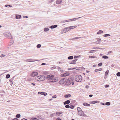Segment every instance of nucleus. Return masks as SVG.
I'll return each mask as SVG.
<instances>
[{
	"label": "nucleus",
	"instance_id": "obj_33",
	"mask_svg": "<svg viewBox=\"0 0 120 120\" xmlns=\"http://www.w3.org/2000/svg\"><path fill=\"white\" fill-rule=\"evenodd\" d=\"M77 109L78 112H80V111H82L81 109L79 107H77Z\"/></svg>",
	"mask_w": 120,
	"mask_h": 120
},
{
	"label": "nucleus",
	"instance_id": "obj_6",
	"mask_svg": "<svg viewBox=\"0 0 120 120\" xmlns=\"http://www.w3.org/2000/svg\"><path fill=\"white\" fill-rule=\"evenodd\" d=\"M70 74V73L68 72H66L64 74H62L61 75V76L62 77L66 76H69Z\"/></svg>",
	"mask_w": 120,
	"mask_h": 120
},
{
	"label": "nucleus",
	"instance_id": "obj_29",
	"mask_svg": "<svg viewBox=\"0 0 120 120\" xmlns=\"http://www.w3.org/2000/svg\"><path fill=\"white\" fill-rule=\"evenodd\" d=\"M73 56H70L68 57V58L69 60H72L73 59Z\"/></svg>",
	"mask_w": 120,
	"mask_h": 120
},
{
	"label": "nucleus",
	"instance_id": "obj_45",
	"mask_svg": "<svg viewBox=\"0 0 120 120\" xmlns=\"http://www.w3.org/2000/svg\"><path fill=\"white\" fill-rule=\"evenodd\" d=\"M116 75L117 76H120V72H118L117 73Z\"/></svg>",
	"mask_w": 120,
	"mask_h": 120
},
{
	"label": "nucleus",
	"instance_id": "obj_1",
	"mask_svg": "<svg viewBox=\"0 0 120 120\" xmlns=\"http://www.w3.org/2000/svg\"><path fill=\"white\" fill-rule=\"evenodd\" d=\"M46 79L49 82H54L57 81V78L52 75H48L47 76Z\"/></svg>",
	"mask_w": 120,
	"mask_h": 120
},
{
	"label": "nucleus",
	"instance_id": "obj_17",
	"mask_svg": "<svg viewBox=\"0 0 120 120\" xmlns=\"http://www.w3.org/2000/svg\"><path fill=\"white\" fill-rule=\"evenodd\" d=\"M70 102V101L69 100H67L65 101L64 103V105L68 104Z\"/></svg>",
	"mask_w": 120,
	"mask_h": 120
},
{
	"label": "nucleus",
	"instance_id": "obj_55",
	"mask_svg": "<svg viewBox=\"0 0 120 120\" xmlns=\"http://www.w3.org/2000/svg\"><path fill=\"white\" fill-rule=\"evenodd\" d=\"M4 56H5V55H4L2 54L1 55L0 57H4Z\"/></svg>",
	"mask_w": 120,
	"mask_h": 120
},
{
	"label": "nucleus",
	"instance_id": "obj_59",
	"mask_svg": "<svg viewBox=\"0 0 120 120\" xmlns=\"http://www.w3.org/2000/svg\"><path fill=\"white\" fill-rule=\"evenodd\" d=\"M12 120H19L17 118H15L12 119Z\"/></svg>",
	"mask_w": 120,
	"mask_h": 120
},
{
	"label": "nucleus",
	"instance_id": "obj_15",
	"mask_svg": "<svg viewBox=\"0 0 120 120\" xmlns=\"http://www.w3.org/2000/svg\"><path fill=\"white\" fill-rule=\"evenodd\" d=\"M78 59H76L74 60H72V62H71L69 63L71 64H75V63L76 61Z\"/></svg>",
	"mask_w": 120,
	"mask_h": 120
},
{
	"label": "nucleus",
	"instance_id": "obj_26",
	"mask_svg": "<svg viewBox=\"0 0 120 120\" xmlns=\"http://www.w3.org/2000/svg\"><path fill=\"white\" fill-rule=\"evenodd\" d=\"M49 29L48 28H45L44 29V32H47L49 31Z\"/></svg>",
	"mask_w": 120,
	"mask_h": 120
},
{
	"label": "nucleus",
	"instance_id": "obj_51",
	"mask_svg": "<svg viewBox=\"0 0 120 120\" xmlns=\"http://www.w3.org/2000/svg\"><path fill=\"white\" fill-rule=\"evenodd\" d=\"M52 98H56V95H55L52 96Z\"/></svg>",
	"mask_w": 120,
	"mask_h": 120
},
{
	"label": "nucleus",
	"instance_id": "obj_63",
	"mask_svg": "<svg viewBox=\"0 0 120 120\" xmlns=\"http://www.w3.org/2000/svg\"><path fill=\"white\" fill-rule=\"evenodd\" d=\"M31 84L33 85V86H35V83L34 82H32Z\"/></svg>",
	"mask_w": 120,
	"mask_h": 120
},
{
	"label": "nucleus",
	"instance_id": "obj_53",
	"mask_svg": "<svg viewBox=\"0 0 120 120\" xmlns=\"http://www.w3.org/2000/svg\"><path fill=\"white\" fill-rule=\"evenodd\" d=\"M97 40L99 41H100L101 40V39L97 38L96 39Z\"/></svg>",
	"mask_w": 120,
	"mask_h": 120
},
{
	"label": "nucleus",
	"instance_id": "obj_19",
	"mask_svg": "<svg viewBox=\"0 0 120 120\" xmlns=\"http://www.w3.org/2000/svg\"><path fill=\"white\" fill-rule=\"evenodd\" d=\"M63 113V112L61 111H60L59 112H56V114L58 115V114H59V115H58V116H62V115H60V114H62Z\"/></svg>",
	"mask_w": 120,
	"mask_h": 120
},
{
	"label": "nucleus",
	"instance_id": "obj_61",
	"mask_svg": "<svg viewBox=\"0 0 120 120\" xmlns=\"http://www.w3.org/2000/svg\"><path fill=\"white\" fill-rule=\"evenodd\" d=\"M56 120H62L60 118H57L56 119Z\"/></svg>",
	"mask_w": 120,
	"mask_h": 120
},
{
	"label": "nucleus",
	"instance_id": "obj_23",
	"mask_svg": "<svg viewBox=\"0 0 120 120\" xmlns=\"http://www.w3.org/2000/svg\"><path fill=\"white\" fill-rule=\"evenodd\" d=\"M109 70H107L105 72V76H106V77L105 78V79H106V78L107 77V76L108 74L109 73Z\"/></svg>",
	"mask_w": 120,
	"mask_h": 120
},
{
	"label": "nucleus",
	"instance_id": "obj_52",
	"mask_svg": "<svg viewBox=\"0 0 120 120\" xmlns=\"http://www.w3.org/2000/svg\"><path fill=\"white\" fill-rule=\"evenodd\" d=\"M14 77H13L11 79H10V80H9V81L10 82H12V81L13 80V78H14Z\"/></svg>",
	"mask_w": 120,
	"mask_h": 120
},
{
	"label": "nucleus",
	"instance_id": "obj_42",
	"mask_svg": "<svg viewBox=\"0 0 120 120\" xmlns=\"http://www.w3.org/2000/svg\"><path fill=\"white\" fill-rule=\"evenodd\" d=\"M65 107L67 108H70V106L69 105L67 104L65 106Z\"/></svg>",
	"mask_w": 120,
	"mask_h": 120
},
{
	"label": "nucleus",
	"instance_id": "obj_58",
	"mask_svg": "<svg viewBox=\"0 0 120 120\" xmlns=\"http://www.w3.org/2000/svg\"><path fill=\"white\" fill-rule=\"evenodd\" d=\"M109 86L107 84H106L105 85V88H107L108 87H109Z\"/></svg>",
	"mask_w": 120,
	"mask_h": 120
},
{
	"label": "nucleus",
	"instance_id": "obj_56",
	"mask_svg": "<svg viewBox=\"0 0 120 120\" xmlns=\"http://www.w3.org/2000/svg\"><path fill=\"white\" fill-rule=\"evenodd\" d=\"M76 102V101L75 100H72L71 101V102L72 103H74L75 102Z\"/></svg>",
	"mask_w": 120,
	"mask_h": 120
},
{
	"label": "nucleus",
	"instance_id": "obj_43",
	"mask_svg": "<svg viewBox=\"0 0 120 120\" xmlns=\"http://www.w3.org/2000/svg\"><path fill=\"white\" fill-rule=\"evenodd\" d=\"M5 6L6 7H7L8 6L9 7H12V6L11 5L9 4H6L5 5Z\"/></svg>",
	"mask_w": 120,
	"mask_h": 120
},
{
	"label": "nucleus",
	"instance_id": "obj_41",
	"mask_svg": "<svg viewBox=\"0 0 120 120\" xmlns=\"http://www.w3.org/2000/svg\"><path fill=\"white\" fill-rule=\"evenodd\" d=\"M41 45L40 44H38L37 45V48H39L41 47Z\"/></svg>",
	"mask_w": 120,
	"mask_h": 120
},
{
	"label": "nucleus",
	"instance_id": "obj_31",
	"mask_svg": "<svg viewBox=\"0 0 120 120\" xmlns=\"http://www.w3.org/2000/svg\"><path fill=\"white\" fill-rule=\"evenodd\" d=\"M20 116L21 115L20 114H18L16 115L15 117L17 118H19L20 117Z\"/></svg>",
	"mask_w": 120,
	"mask_h": 120
},
{
	"label": "nucleus",
	"instance_id": "obj_10",
	"mask_svg": "<svg viewBox=\"0 0 120 120\" xmlns=\"http://www.w3.org/2000/svg\"><path fill=\"white\" fill-rule=\"evenodd\" d=\"M74 79L73 77L72 76H70L68 79L69 81L71 83V82L73 81Z\"/></svg>",
	"mask_w": 120,
	"mask_h": 120
},
{
	"label": "nucleus",
	"instance_id": "obj_64",
	"mask_svg": "<svg viewBox=\"0 0 120 120\" xmlns=\"http://www.w3.org/2000/svg\"><path fill=\"white\" fill-rule=\"evenodd\" d=\"M21 120H27V119L23 118Z\"/></svg>",
	"mask_w": 120,
	"mask_h": 120
},
{
	"label": "nucleus",
	"instance_id": "obj_44",
	"mask_svg": "<svg viewBox=\"0 0 120 120\" xmlns=\"http://www.w3.org/2000/svg\"><path fill=\"white\" fill-rule=\"evenodd\" d=\"M81 56L80 55L78 56H75L74 57V59H76L78 57H80Z\"/></svg>",
	"mask_w": 120,
	"mask_h": 120
},
{
	"label": "nucleus",
	"instance_id": "obj_60",
	"mask_svg": "<svg viewBox=\"0 0 120 120\" xmlns=\"http://www.w3.org/2000/svg\"><path fill=\"white\" fill-rule=\"evenodd\" d=\"M100 104H101V105H105V103H103L102 102H101L100 103Z\"/></svg>",
	"mask_w": 120,
	"mask_h": 120
},
{
	"label": "nucleus",
	"instance_id": "obj_12",
	"mask_svg": "<svg viewBox=\"0 0 120 120\" xmlns=\"http://www.w3.org/2000/svg\"><path fill=\"white\" fill-rule=\"evenodd\" d=\"M100 101H91L89 102V103L90 104H95L96 103H99Z\"/></svg>",
	"mask_w": 120,
	"mask_h": 120
},
{
	"label": "nucleus",
	"instance_id": "obj_21",
	"mask_svg": "<svg viewBox=\"0 0 120 120\" xmlns=\"http://www.w3.org/2000/svg\"><path fill=\"white\" fill-rule=\"evenodd\" d=\"M71 84V83L70 82H69V81L68 79H67V81L65 83V85H70Z\"/></svg>",
	"mask_w": 120,
	"mask_h": 120
},
{
	"label": "nucleus",
	"instance_id": "obj_36",
	"mask_svg": "<svg viewBox=\"0 0 120 120\" xmlns=\"http://www.w3.org/2000/svg\"><path fill=\"white\" fill-rule=\"evenodd\" d=\"M97 51L95 50H91L89 52V53H92L93 52H95Z\"/></svg>",
	"mask_w": 120,
	"mask_h": 120
},
{
	"label": "nucleus",
	"instance_id": "obj_30",
	"mask_svg": "<svg viewBox=\"0 0 120 120\" xmlns=\"http://www.w3.org/2000/svg\"><path fill=\"white\" fill-rule=\"evenodd\" d=\"M102 57L103 58L105 59H107L108 58V57L105 55L103 56H102Z\"/></svg>",
	"mask_w": 120,
	"mask_h": 120
},
{
	"label": "nucleus",
	"instance_id": "obj_8",
	"mask_svg": "<svg viewBox=\"0 0 120 120\" xmlns=\"http://www.w3.org/2000/svg\"><path fill=\"white\" fill-rule=\"evenodd\" d=\"M69 30L68 27L65 28L64 29L63 32V33H64Z\"/></svg>",
	"mask_w": 120,
	"mask_h": 120
},
{
	"label": "nucleus",
	"instance_id": "obj_5",
	"mask_svg": "<svg viewBox=\"0 0 120 120\" xmlns=\"http://www.w3.org/2000/svg\"><path fill=\"white\" fill-rule=\"evenodd\" d=\"M66 79L65 78H63L61 79L59 82V84H63L66 81Z\"/></svg>",
	"mask_w": 120,
	"mask_h": 120
},
{
	"label": "nucleus",
	"instance_id": "obj_35",
	"mask_svg": "<svg viewBox=\"0 0 120 120\" xmlns=\"http://www.w3.org/2000/svg\"><path fill=\"white\" fill-rule=\"evenodd\" d=\"M89 57L90 58H96L97 57L95 56H89Z\"/></svg>",
	"mask_w": 120,
	"mask_h": 120
},
{
	"label": "nucleus",
	"instance_id": "obj_57",
	"mask_svg": "<svg viewBox=\"0 0 120 120\" xmlns=\"http://www.w3.org/2000/svg\"><path fill=\"white\" fill-rule=\"evenodd\" d=\"M51 68V69H55L56 68V67L55 66H54Z\"/></svg>",
	"mask_w": 120,
	"mask_h": 120
},
{
	"label": "nucleus",
	"instance_id": "obj_11",
	"mask_svg": "<svg viewBox=\"0 0 120 120\" xmlns=\"http://www.w3.org/2000/svg\"><path fill=\"white\" fill-rule=\"evenodd\" d=\"M38 60H34L32 59H28L25 60L24 61L26 62H33L37 61Z\"/></svg>",
	"mask_w": 120,
	"mask_h": 120
},
{
	"label": "nucleus",
	"instance_id": "obj_48",
	"mask_svg": "<svg viewBox=\"0 0 120 120\" xmlns=\"http://www.w3.org/2000/svg\"><path fill=\"white\" fill-rule=\"evenodd\" d=\"M92 49H101V48H99V47H94V48H93Z\"/></svg>",
	"mask_w": 120,
	"mask_h": 120
},
{
	"label": "nucleus",
	"instance_id": "obj_4",
	"mask_svg": "<svg viewBox=\"0 0 120 120\" xmlns=\"http://www.w3.org/2000/svg\"><path fill=\"white\" fill-rule=\"evenodd\" d=\"M4 34L5 36L9 39H12V37L11 34L10 32H6Z\"/></svg>",
	"mask_w": 120,
	"mask_h": 120
},
{
	"label": "nucleus",
	"instance_id": "obj_18",
	"mask_svg": "<svg viewBox=\"0 0 120 120\" xmlns=\"http://www.w3.org/2000/svg\"><path fill=\"white\" fill-rule=\"evenodd\" d=\"M15 15V18L16 19H19L21 18V16L20 15Z\"/></svg>",
	"mask_w": 120,
	"mask_h": 120
},
{
	"label": "nucleus",
	"instance_id": "obj_3",
	"mask_svg": "<svg viewBox=\"0 0 120 120\" xmlns=\"http://www.w3.org/2000/svg\"><path fill=\"white\" fill-rule=\"evenodd\" d=\"M75 80L77 82H80L82 80V77L80 75H77L75 77Z\"/></svg>",
	"mask_w": 120,
	"mask_h": 120
},
{
	"label": "nucleus",
	"instance_id": "obj_9",
	"mask_svg": "<svg viewBox=\"0 0 120 120\" xmlns=\"http://www.w3.org/2000/svg\"><path fill=\"white\" fill-rule=\"evenodd\" d=\"M38 73L37 72H34L32 73L31 74V76L32 77H34L37 75Z\"/></svg>",
	"mask_w": 120,
	"mask_h": 120
},
{
	"label": "nucleus",
	"instance_id": "obj_32",
	"mask_svg": "<svg viewBox=\"0 0 120 120\" xmlns=\"http://www.w3.org/2000/svg\"><path fill=\"white\" fill-rule=\"evenodd\" d=\"M110 103L109 102H107L105 103V105L109 106L110 105Z\"/></svg>",
	"mask_w": 120,
	"mask_h": 120
},
{
	"label": "nucleus",
	"instance_id": "obj_13",
	"mask_svg": "<svg viewBox=\"0 0 120 120\" xmlns=\"http://www.w3.org/2000/svg\"><path fill=\"white\" fill-rule=\"evenodd\" d=\"M38 94H41L42 95L44 96H46L47 95V93L46 92H38Z\"/></svg>",
	"mask_w": 120,
	"mask_h": 120
},
{
	"label": "nucleus",
	"instance_id": "obj_38",
	"mask_svg": "<svg viewBox=\"0 0 120 120\" xmlns=\"http://www.w3.org/2000/svg\"><path fill=\"white\" fill-rule=\"evenodd\" d=\"M69 22V19L67 20H64L62 21L61 22Z\"/></svg>",
	"mask_w": 120,
	"mask_h": 120
},
{
	"label": "nucleus",
	"instance_id": "obj_37",
	"mask_svg": "<svg viewBox=\"0 0 120 120\" xmlns=\"http://www.w3.org/2000/svg\"><path fill=\"white\" fill-rule=\"evenodd\" d=\"M10 75L9 74H7L6 76V78L7 79H8L10 77Z\"/></svg>",
	"mask_w": 120,
	"mask_h": 120
},
{
	"label": "nucleus",
	"instance_id": "obj_49",
	"mask_svg": "<svg viewBox=\"0 0 120 120\" xmlns=\"http://www.w3.org/2000/svg\"><path fill=\"white\" fill-rule=\"evenodd\" d=\"M55 115V113H52V114H51V115H50V117H53L54 116V115Z\"/></svg>",
	"mask_w": 120,
	"mask_h": 120
},
{
	"label": "nucleus",
	"instance_id": "obj_7",
	"mask_svg": "<svg viewBox=\"0 0 120 120\" xmlns=\"http://www.w3.org/2000/svg\"><path fill=\"white\" fill-rule=\"evenodd\" d=\"M78 114L80 116H85V115H86L82 111H81L78 112Z\"/></svg>",
	"mask_w": 120,
	"mask_h": 120
},
{
	"label": "nucleus",
	"instance_id": "obj_14",
	"mask_svg": "<svg viewBox=\"0 0 120 120\" xmlns=\"http://www.w3.org/2000/svg\"><path fill=\"white\" fill-rule=\"evenodd\" d=\"M82 17H79L78 18H75L72 19H69V22L71 21H74L76 20H77L78 19Z\"/></svg>",
	"mask_w": 120,
	"mask_h": 120
},
{
	"label": "nucleus",
	"instance_id": "obj_50",
	"mask_svg": "<svg viewBox=\"0 0 120 120\" xmlns=\"http://www.w3.org/2000/svg\"><path fill=\"white\" fill-rule=\"evenodd\" d=\"M44 73L45 75H46L48 74V72L47 71H45L44 72Z\"/></svg>",
	"mask_w": 120,
	"mask_h": 120
},
{
	"label": "nucleus",
	"instance_id": "obj_28",
	"mask_svg": "<svg viewBox=\"0 0 120 120\" xmlns=\"http://www.w3.org/2000/svg\"><path fill=\"white\" fill-rule=\"evenodd\" d=\"M103 32V31L101 30H99V31L98 32L97 34H101Z\"/></svg>",
	"mask_w": 120,
	"mask_h": 120
},
{
	"label": "nucleus",
	"instance_id": "obj_34",
	"mask_svg": "<svg viewBox=\"0 0 120 120\" xmlns=\"http://www.w3.org/2000/svg\"><path fill=\"white\" fill-rule=\"evenodd\" d=\"M102 68H99L98 69H96L95 70V72H97L99 71H100L101 70H102Z\"/></svg>",
	"mask_w": 120,
	"mask_h": 120
},
{
	"label": "nucleus",
	"instance_id": "obj_47",
	"mask_svg": "<svg viewBox=\"0 0 120 120\" xmlns=\"http://www.w3.org/2000/svg\"><path fill=\"white\" fill-rule=\"evenodd\" d=\"M74 106L73 105H71L70 107V108L71 109H73L74 108Z\"/></svg>",
	"mask_w": 120,
	"mask_h": 120
},
{
	"label": "nucleus",
	"instance_id": "obj_2",
	"mask_svg": "<svg viewBox=\"0 0 120 120\" xmlns=\"http://www.w3.org/2000/svg\"><path fill=\"white\" fill-rule=\"evenodd\" d=\"M45 76L40 75L39 76H37L36 77L35 79L38 81H42L45 80Z\"/></svg>",
	"mask_w": 120,
	"mask_h": 120
},
{
	"label": "nucleus",
	"instance_id": "obj_16",
	"mask_svg": "<svg viewBox=\"0 0 120 120\" xmlns=\"http://www.w3.org/2000/svg\"><path fill=\"white\" fill-rule=\"evenodd\" d=\"M77 26H69V30L71 29H73L75 28H76Z\"/></svg>",
	"mask_w": 120,
	"mask_h": 120
},
{
	"label": "nucleus",
	"instance_id": "obj_22",
	"mask_svg": "<svg viewBox=\"0 0 120 120\" xmlns=\"http://www.w3.org/2000/svg\"><path fill=\"white\" fill-rule=\"evenodd\" d=\"M57 26V25H52L50 27L51 29H53L56 28Z\"/></svg>",
	"mask_w": 120,
	"mask_h": 120
},
{
	"label": "nucleus",
	"instance_id": "obj_40",
	"mask_svg": "<svg viewBox=\"0 0 120 120\" xmlns=\"http://www.w3.org/2000/svg\"><path fill=\"white\" fill-rule=\"evenodd\" d=\"M32 120H38L37 118L36 117H32L31 118Z\"/></svg>",
	"mask_w": 120,
	"mask_h": 120
},
{
	"label": "nucleus",
	"instance_id": "obj_27",
	"mask_svg": "<svg viewBox=\"0 0 120 120\" xmlns=\"http://www.w3.org/2000/svg\"><path fill=\"white\" fill-rule=\"evenodd\" d=\"M83 69H85L83 67H79L76 70H80L81 69L83 70Z\"/></svg>",
	"mask_w": 120,
	"mask_h": 120
},
{
	"label": "nucleus",
	"instance_id": "obj_24",
	"mask_svg": "<svg viewBox=\"0 0 120 120\" xmlns=\"http://www.w3.org/2000/svg\"><path fill=\"white\" fill-rule=\"evenodd\" d=\"M71 96V95L70 94H65L64 97L65 98H68L70 97Z\"/></svg>",
	"mask_w": 120,
	"mask_h": 120
},
{
	"label": "nucleus",
	"instance_id": "obj_25",
	"mask_svg": "<svg viewBox=\"0 0 120 120\" xmlns=\"http://www.w3.org/2000/svg\"><path fill=\"white\" fill-rule=\"evenodd\" d=\"M83 105L85 106H90V104H88L86 103H84L83 104Z\"/></svg>",
	"mask_w": 120,
	"mask_h": 120
},
{
	"label": "nucleus",
	"instance_id": "obj_20",
	"mask_svg": "<svg viewBox=\"0 0 120 120\" xmlns=\"http://www.w3.org/2000/svg\"><path fill=\"white\" fill-rule=\"evenodd\" d=\"M62 1V0H57L56 1V3L57 4H59L61 3Z\"/></svg>",
	"mask_w": 120,
	"mask_h": 120
},
{
	"label": "nucleus",
	"instance_id": "obj_54",
	"mask_svg": "<svg viewBox=\"0 0 120 120\" xmlns=\"http://www.w3.org/2000/svg\"><path fill=\"white\" fill-rule=\"evenodd\" d=\"M60 72H61L62 73L64 71L62 70V69H61V68H60Z\"/></svg>",
	"mask_w": 120,
	"mask_h": 120
},
{
	"label": "nucleus",
	"instance_id": "obj_39",
	"mask_svg": "<svg viewBox=\"0 0 120 120\" xmlns=\"http://www.w3.org/2000/svg\"><path fill=\"white\" fill-rule=\"evenodd\" d=\"M110 35L109 34H105L104 35H103V36L104 37H106L108 36H110Z\"/></svg>",
	"mask_w": 120,
	"mask_h": 120
},
{
	"label": "nucleus",
	"instance_id": "obj_46",
	"mask_svg": "<svg viewBox=\"0 0 120 120\" xmlns=\"http://www.w3.org/2000/svg\"><path fill=\"white\" fill-rule=\"evenodd\" d=\"M102 63H100L98 64V66H100L102 65Z\"/></svg>",
	"mask_w": 120,
	"mask_h": 120
},
{
	"label": "nucleus",
	"instance_id": "obj_62",
	"mask_svg": "<svg viewBox=\"0 0 120 120\" xmlns=\"http://www.w3.org/2000/svg\"><path fill=\"white\" fill-rule=\"evenodd\" d=\"M42 65H46V63H43L41 64Z\"/></svg>",
	"mask_w": 120,
	"mask_h": 120
}]
</instances>
